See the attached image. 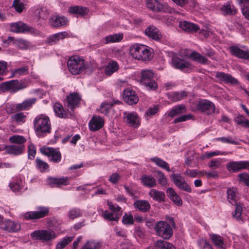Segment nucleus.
<instances>
[{"instance_id":"ea45409f","label":"nucleus","mask_w":249,"mask_h":249,"mask_svg":"<svg viewBox=\"0 0 249 249\" xmlns=\"http://www.w3.org/2000/svg\"><path fill=\"white\" fill-rule=\"evenodd\" d=\"M35 99H32L24 101L21 104H17V110H25L28 107H31L36 102Z\"/></svg>"},{"instance_id":"c9c22d12","label":"nucleus","mask_w":249,"mask_h":249,"mask_svg":"<svg viewBox=\"0 0 249 249\" xmlns=\"http://www.w3.org/2000/svg\"><path fill=\"white\" fill-rule=\"evenodd\" d=\"M150 160L154 162L158 166L165 169L168 172H170L171 171L168 164L162 159L155 157L151 158Z\"/></svg>"},{"instance_id":"7c9ffc66","label":"nucleus","mask_w":249,"mask_h":249,"mask_svg":"<svg viewBox=\"0 0 249 249\" xmlns=\"http://www.w3.org/2000/svg\"><path fill=\"white\" fill-rule=\"evenodd\" d=\"M119 68V66L117 62L111 61L109 62L105 68V73L107 75H111L116 71Z\"/></svg>"},{"instance_id":"e2e57ef3","label":"nucleus","mask_w":249,"mask_h":249,"mask_svg":"<svg viewBox=\"0 0 249 249\" xmlns=\"http://www.w3.org/2000/svg\"><path fill=\"white\" fill-rule=\"evenodd\" d=\"M36 154V149L34 145L31 144L28 146V157L30 159H34Z\"/></svg>"},{"instance_id":"f704fd0d","label":"nucleus","mask_w":249,"mask_h":249,"mask_svg":"<svg viewBox=\"0 0 249 249\" xmlns=\"http://www.w3.org/2000/svg\"><path fill=\"white\" fill-rule=\"evenodd\" d=\"M187 96V93L185 91H182L180 92H173L169 95V98L173 101L177 102L180 101Z\"/></svg>"},{"instance_id":"b1692460","label":"nucleus","mask_w":249,"mask_h":249,"mask_svg":"<svg viewBox=\"0 0 249 249\" xmlns=\"http://www.w3.org/2000/svg\"><path fill=\"white\" fill-rule=\"evenodd\" d=\"M179 27L187 32H196L199 29L197 25L186 21H180Z\"/></svg>"},{"instance_id":"0e129e2a","label":"nucleus","mask_w":249,"mask_h":249,"mask_svg":"<svg viewBox=\"0 0 249 249\" xmlns=\"http://www.w3.org/2000/svg\"><path fill=\"white\" fill-rule=\"evenodd\" d=\"M28 86V83L26 80H17V90H20L26 88Z\"/></svg>"},{"instance_id":"c756f323","label":"nucleus","mask_w":249,"mask_h":249,"mask_svg":"<svg viewBox=\"0 0 249 249\" xmlns=\"http://www.w3.org/2000/svg\"><path fill=\"white\" fill-rule=\"evenodd\" d=\"M141 179L143 185L149 188L153 187L157 184L156 179L151 176L145 175L141 177Z\"/></svg>"},{"instance_id":"2eb2a0df","label":"nucleus","mask_w":249,"mask_h":249,"mask_svg":"<svg viewBox=\"0 0 249 249\" xmlns=\"http://www.w3.org/2000/svg\"><path fill=\"white\" fill-rule=\"evenodd\" d=\"M171 178L176 186L179 189L188 193L192 192L191 188L185 181V179L178 174L173 173Z\"/></svg>"},{"instance_id":"052dcab7","label":"nucleus","mask_w":249,"mask_h":249,"mask_svg":"<svg viewBox=\"0 0 249 249\" xmlns=\"http://www.w3.org/2000/svg\"><path fill=\"white\" fill-rule=\"evenodd\" d=\"M26 116L23 112L17 111V124L23 123L25 122Z\"/></svg>"},{"instance_id":"5701e85b","label":"nucleus","mask_w":249,"mask_h":249,"mask_svg":"<svg viewBox=\"0 0 249 249\" xmlns=\"http://www.w3.org/2000/svg\"><path fill=\"white\" fill-rule=\"evenodd\" d=\"M133 206L135 209L143 213L148 212L151 208L149 202L145 200H136L133 204Z\"/></svg>"},{"instance_id":"20e7f679","label":"nucleus","mask_w":249,"mask_h":249,"mask_svg":"<svg viewBox=\"0 0 249 249\" xmlns=\"http://www.w3.org/2000/svg\"><path fill=\"white\" fill-rule=\"evenodd\" d=\"M227 199L229 203L236 206L235 209L232 213V216L237 220H242V204L237 202L235 191L233 188H230L227 190Z\"/></svg>"},{"instance_id":"338daca9","label":"nucleus","mask_w":249,"mask_h":249,"mask_svg":"<svg viewBox=\"0 0 249 249\" xmlns=\"http://www.w3.org/2000/svg\"><path fill=\"white\" fill-rule=\"evenodd\" d=\"M7 89L8 91L15 92L16 91V80H12L7 82Z\"/></svg>"},{"instance_id":"423d86ee","label":"nucleus","mask_w":249,"mask_h":249,"mask_svg":"<svg viewBox=\"0 0 249 249\" xmlns=\"http://www.w3.org/2000/svg\"><path fill=\"white\" fill-rule=\"evenodd\" d=\"M146 7L154 12H163L171 13L173 9L169 7L166 2L160 3L158 0H146Z\"/></svg>"},{"instance_id":"c85d7f7f","label":"nucleus","mask_w":249,"mask_h":249,"mask_svg":"<svg viewBox=\"0 0 249 249\" xmlns=\"http://www.w3.org/2000/svg\"><path fill=\"white\" fill-rule=\"evenodd\" d=\"M48 12L45 7L36 8L34 11V15L37 20L45 19L48 16Z\"/></svg>"},{"instance_id":"4d7b16f0","label":"nucleus","mask_w":249,"mask_h":249,"mask_svg":"<svg viewBox=\"0 0 249 249\" xmlns=\"http://www.w3.org/2000/svg\"><path fill=\"white\" fill-rule=\"evenodd\" d=\"M157 173L159 183L163 186L166 185L167 184V179L164 174L161 171H158Z\"/></svg>"},{"instance_id":"473e14b6","label":"nucleus","mask_w":249,"mask_h":249,"mask_svg":"<svg viewBox=\"0 0 249 249\" xmlns=\"http://www.w3.org/2000/svg\"><path fill=\"white\" fill-rule=\"evenodd\" d=\"M210 237L216 247L220 249H224L225 244L222 237L218 234L213 233L210 234Z\"/></svg>"},{"instance_id":"cd10ccee","label":"nucleus","mask_w":249,"mask_h":249,"mask_svg":"<svg viewBox=\"0 0 249 249\" xmlns=\"http://www.w3.org/2000/svg\"><path fill=\"white\" fill-rule=\"evenodd\" d=\"M50 23L54 27H59L66 25L67 19L64 17L54 16L50 19Z\"/></svg>"},{"instance_id":"4468645a","label":"nucleus","mask_w":249,"mask_h":249,"mask_svg":"<svg viewBox=\"0 0 249 249\" xmlns=\"http://www.w3.org/2000/svg\"><path fill=\"white\" fill-rule=\"evenodd\" d=\"M123 120L129 126L134 128L138 127L140 124V119L135 112H124Z\"/></svg>"},{"instance_id":"4be33fe9","label":"nucleus","mask_w":249,"mask_h":249,"mask_svg":"<svg viewBox=\"0 0 249 249\" xmlns=\"http://www.w3.org/2000/svg\"><path fill=\"white\" fill-rule=\"evenodd\" d=\"M145 34L149 38L155 40H159L162 37L159 30L153 25L149 26L145 30Z\"/></svg>"},{"instance_id":"9b49d317","label":"nucleus","mask_w":249,"mask_h":249,"mask_svg":"<svg viewBox=\"0 0 249 249\" xmlns=\"http://www.w3.org/2000/svg\"><path fill=\"white\" fill-rule=\"evenodd\" d=\"M172 66L173 68L183 71H189L194 68V66L190 62L180 58L178 56L172 57Z\"/></svg>"},{"instance_id":"603ef678","label":"nucleus","mask_w":249,"mask_h":249,"mask_svg":"<svg viewBox=\"0 0 249 249\" xmlns=\"http://www.w3.org/2000/svg\"><path fill=\"white\" fill-rule=\"evenodd\" d=\"M103 217L106 219L110 221H118L119 219V216L117 214L109 212L107 211H105L103 213Z\"/></svg>"},{"instance_id":"393cba45","label":"nucleus","mask_w":249,"mask_h":249,"mask_svg":"<svg viewBox=\"0 0 249 249\" xmlns=\"http://www.w3.org/2000/svg\"><path fill=\"white\" fill-rule=\"evenodd\" d=\"M68 36L66 32H62L50 36L47 39V41L52 45L56 44L60 40L63 39Z\"/></svg>"},{"instance_id":"de8ad7c7","label":"nucleus","mask_w":249,"mask_h":249,"mask_svg":"<svg viewBox=\"0 0 249 249\" xmlns=\"http://www.w3.org/2000/svg\"><path fill=\"white\" fill-rule=\"evenodd\" d=\"M36 162L37 168L39 169L41 172H44L49 168L48 163L38 158L36 159Z\"/></svg>"},{"instance_id":"aec40b11","label":"nucleus","mask_w":249,"mask_h":249,"mask_svg":"<svg viewBox=\"0 0 249 249\" xmlns=\"http://www.w3.org/2000/svg\"><path fill=\"white\" fill-rule=\"evenodd\" d=\"M68 12L70 14L74 15L76 17H83L88 14L89 10L86 7L71 6L69 8Z\"/></svg>"},{"instance_id":"39448f33","label":"nucleus","mask_w":249,"mask_h":249,"mask_svg":"<svg viewBox=\"0 0 249 249\" xmlns=\"http://www.w3.org/2000/svg\"><path fill=\"white\" fill-rule=\"evenodd\" d=\"M155 230L157 235L164 239H169L173 233L170 225L163 221L158 222L156 224Z\"/></svg>"},{"instance_id":"f8f14e48","label":"nucleus","mask_w":249,"mask_h":249,"mask_svg":"<svg viewBox=\"0 0 249 249\" xmlns=\"http://www.w3.org/2000/svg\"><path fill=\"white\" fill-rule=\"evenodd\" d=\"M81 101V96L77 92L71 93L67 97V110L71 116H72L74 109L78 107Z\"/></svg>"},{"instance_id":"13d9d810","label":"nucleus","mask_w":249,"mask_h":249,"mask_svg":"<svg viewBox=\"0 0 249 249\" xmlns=\"http://www.w3.org/2000/svg\"><path fill=\"white\" fill-rule=\"evenodd\" d=\"M112 106V104L104 103L101 105L99 111L101 113L106 114L108 113V110Z\"/></svg>"},{"instance_id":"bb28decb","label":"nucleus","mask_w":249,"mask_h":249,"mask_svg":"<svg viewBox=\"0 0 249 249\" xmlns=\"http://www.w3.org/2000/svg\"><path fill=\"white\" fill-rule=\"evenodd\" d=\"M53 110L57 116L61 118H66L68 117V112L64 109L63 106L59 103H55L53 105Z\"/></svg>"},{"instance_id":"f3484780","label":"nucleus","mask_w":249,"mask_h":249,"mask_svg":"<svg viewBox=\"0 0 249 249\" xmlns=\"http://www.w3.org/2000/svg\"><path fill=\"white\" fill-rule=\"evenodd\" d=\"M249 167V161H232L226 164L227 170L232 173H236L242 169H248Z\"/></svg>"},{"instance_id":"f257e3e1","label":"nucleus","mask_w":249,"mask_h":249,"mask_svg":"<svg viewBox=\"0 0 249 249\" xmlns=\"http://www.w3.org/2000/svg\"><path fill=\"white\" fill-rule=\"evenodd\" d=\"M68 68L71 73L79 74L86 70H91L88 62L77 55L71 56L68 61Z\"/></svg>"},{"instance_id":"4c0bfd02","label":"nucleus","mask_w":249,"mask_h":249,"mask_svg":"<svg viewBox=\"0 0 249 249\" xmlns=\"http://www.w3.org/2000/svg\"><path fill=\"white\" fill-rule=\"evenodd\" d=\"M156 246L159 249H176V247L172 244L162 240L157 241Z\"/></svg>"},{"instance_id":"6ab92c4d","label":"nucleus","mask_w":249,"mask_h":249,"mask_svg":"<svg viewBox=\"0 0 249 249\" xmlns=\"http://www.w3.org/2000/svg\"><path fill=\"white\" fill-rule=\"evenodd\" d=\"M215 77L221 82H223L226 84H231L232 85L238 84V81L236 79L232 77L231 75L224 72H217Z\"/></svg>"},{"instance_id":"58836bf2","label":"nucleus","mask_w":249,"mask_h":249,"mask_svg":"<svg viewBox=\"0 0 249 249\" xmlns=\"http://www.w3.org/2000/svg\"><path fill=\"white\" fill-rule=\"evenodd\" d=\"M123 38V35L122 34H116L114 35H110L106 36L105 40L106 43H108L109 42H115L121 41Z\"/></svg>"},{"instance_id":"79ce46f5","label":"nucleus","mask_w":249,"mask_h":249,"mask_svg":"<svg viewBox=\"0 0 249 249\" xmlns=\"http://www.w3.org/2000/svg\"><path fill=\"white\" fill-rule=\"evenodd\" d=\"M234 121L238 125L243 127L246 128L249 127V121L246 119L243 115H239L236 117L234 119Z\"/></svg>"},{"instance_id":"a18cd8bd","label":"nucleus","mask_w":249,"mask_h":249,"mask_svg":"<svg viewBox=\"0 0 249 249\" xmlns=\"http://www.w3.org/2000/svg\"><path fill=\"white\" fill-rule=\"evenodd\" d=\"M73 239L72 237H65L56 246V249H63Z\"/></svg>"},{"instance_id":"f03ea898","label":"nucleus","mask_w":249,"mask_h":249,"mask_svg":"<svg viewBox=\"0 0 249 249\" xmlns=\"http://www.w3.org/2000/svg\"><path fill=\"white\" fill-rule=\"evenodd\" d=\"M129 53L133 58L143 61H149L153 56L152 50L150 48L141 44L132 45Z\"/></svg>"},{"instance_id":"774afa93","label":"nucleus","mask_w":249,"mask_h":249,"mask_svg":"<svg viewBox=\"0 0 249 249\" xmlns=\"http://www.w3.org/2000/svg\"><path fill=\"white\" fill-rule=\"evenodd\" d=\"M120 178V176L117 173H113L109 178V181L112 183H116Z\"/></svg>"},{"instance_id":"3c124183","label":"nucleus","mask_w":249,"mask_h":249,"mask_svg":"<svg viewBox=\"0 0 249 249\" xmlns=\"http://www.w3.org/2000/svg\"><path fill=\"white\" fill-rule=\"evenodd\" d=\"M17 45L19 49L22 50L27 49L30 46V42L27 40L23 38H18L17 39Z\"/></svg>"},{"instance_id":"09e8293b","label":"nucleus","mask_w":249,"mask_h":249,"mask_svg":"<svg viewBox=\"0 0 249 249\" xmlns=\"http://www.w3.org/2000/svg\"><path fill=\"white\" fill-rule=\"evenodd\" d=\"M229 153L227 152H221L220 151H215L210 152H206L204 156H202L201 158L204 159L205 158H210L218 155H226L228 154Z\"/></svg>"},{"instance_id":"864d4df0","label":"nucleus","mask_w":249,"mask_h":249,"mask_svg":"<svg viewBox=\"0 0 249 249\" xmlns=\"http://www.w3.org/2000/svg\"><path fill=\"white\" fill-rule=\"evenodd\" d=\"M27 3L26 0H17V12L21 13L26 10Z\"/></svg>"},{"instance_id":"37998d69","label":"nucleus","mask_w":249,"mask_h":249,"mask_svg":"<svg viewBox=\"0 0 249 249\" xmlns=\"http://www.w3.org/2000/svg\"><path fill=\"white\" fill-rule=\"evenodd\" d=\"M223 160L221 158H216L211 160L208 163V167L212 169H216L220 168Z\"/></svg>"},{"instance_id":"5fc2aeb1","label":"nucleus","mask_w":249,"mask_h":249,"mask_svg":"<svg viewBox=\"0 0 249 249\" xmlns=\"http://www.w3.org/2000/svg\"><path fill=\"white\" fill-rule=\"evenodd\" d=\"M122 222L124 225H132L134 219L132 214L125 213L123 216Z\"/></svg>"},{"instance_id":"49530a36","label":"nucleus","mask_w":249,"mask_h":249,"mask_svg":"<svg viewBox=\"0 0 249 249\" xmlns=\"http://www.w3.org/2000/svg\"><path fill=\"white\" fill-rule=\"evenodd\" d=\"M221 11L226 15H232L236 13V9L230 4L223 5L221 7Z\"/></svg>"},{"instance_id":"ddd939ff","label":"nucleus","mask_w":249,"mask_h":249,"mask_svg":"<svg viewBox=\"0 0 249 249\" xmlns=\"http://www.w3.org/2000/svg\"><path fill=\"white\" fill-rule=\"evenodd\" d=\"M231 54L240 59H249V50L244 46L233 45L229 47Z\"/></svg>"},{"instance_id":"69168bd1","label":"nucleus","mask_w":249,"mask_h":249,"mask_svg":"<svg viewBox=\"0 0 249 249\" xmlns=\"http://www.w3.org/2000/svg\"><path fill=\"white\" fill-rule=\"evenodd\" d=\"M28 67L24 66L22 68L17 69V75H24L28 73Z\"/></svg>"},{"instance_id":"e433bc0d","label":"nucleus","mask_w":249,"mask_h":249,"mask_svg":"<svg viewBox=\"0 0 249 249\" xmlns=\"http://www.w3.org/2000/svg\"><path fill=\"white\" fill-rule=\"evenodd\" d=\"M186 111V109L185 106L183 105H180L174 107L169 113L168 116L171 117H174L176 115L185 112Z\"/></svg>"},{"instance_id":"2f4dec72","label":"nucleus","mask_w":249,"mask_h":249,"mask_svg":"<svg viewBox=\"0 0 249 249\" xmlns=\"http://www.w3.org/2000/svg\"><path fill=\"white\" fill-rule=\"evenodd\" d=\"M189 57L192 60L201 64H206L208 62V59L205 57L202 56L201 54L195 51H193L191 53Z\"/></svg>"},{"instance_id":"dca6fc26","label":"nucleus","mask_w":249,"mask_h":249,"mask_svg":"<svg viewBox=\"0 0 249 249\" xmlns=\"http://www.w3.org/2000/svg\"><path fill=\"white\" fill-rule=\"evenodd\" d=\"M197 107L198 110L204 112L207 115H210L215 111V107L214 104L211 101L203 99L199 101Z\"/></svg>"},{"instance_id":"680f3d73","label":"nucleus","mask_w":249,"mask_h":249,"mask_svg":"<svg viewBox=\"0 0 249 249\" xmlns=\"http://www.w3.org/2000/svg\"><path fill=\"white\" fill-rule=\"evenodd\" d=\"M192 117V115L190 114L179 116L174 120V123L177 124L179 122L186 121V120L191 119Z\"/></svg>"},{"instance_id":"7ed1b4c3","label":"nucleus","mask_w":249,"mask_h":249,"mask_svg":"<svg viewBox=\"0 0 249 249\" xmlns=\"http://www.w3.org/2000/svg\"><path fill=\"white\" fill-rule=\"evenodd\" d=\"M34 124L35 131L39 137H43L45 134L51 132L50 119L45 114L37 116L34 120Z\"/></svg>"},{"instance_id":"412c9836","label":"nucleus","mask_w":249,"mask_h":249,"mask_svg":"<svg viewBox=\"0 0 249 249\" xmlns=\"http://www.w3.org/2000/svg\"><path fill=\"white\" fill-rule=\"evenodd\" d=\"M104 120L100 116H93L89 123L90 130L96 131L101 129L104 125Z\"/></svg>"},{"instance_id":"1a4fd4ad","label":"nucleus","mask_w":249,"mask_h":249,"mask_svg":"<svg viewBox=\"0 0 249 249\" xmlns=\"http://www.w3.org/2000/svg\"><path fill=\"white\" fill-rule=\"evenodd\" d=\"M154 73L150 70L142 71L140 82L151 90H155L157 88V84L153 79Z\"/></svg>"},{"instance_id":"a878e982","label":"nucleus","mask_w":249,"mask_h":249,"mask_svg":"<svg viewBox=\"0 0 249 249\" xmlns=\"http://www.w3.org/2000/svg\"><path fill=\"white\" fill-rule=\"evenodd\" d=\"M68 178L67 177L62 178H48V182L52 187L59 186L60 185H66L68 184Z\"/></svg>"},{"instance_id":"6e6d98bb","label":"nucleus","mask_w":249,"mask_h":249,"mask_svg":"<svg viewBox=\"0 0 249 249\" xmlns=\"http://www.w3.org/2000/svg\"><path fill=\"white\" fill-rule=\"evenodd\" d=\"M199 249H213L212 246L205 239H200L197 241Z\"/></svg>"},{"instance_id":"8fccbe9b","label":"nucleus","mask_w":249,"mask_h":249,"mask_svg":"<svg viewBox=\"0 0 249 249\" xmlns=\"http://www.w3.org/2000/svg\"><path fill=\"white\" fill-rule=\"evenodd\" d=\"M28 27L27 24L22 21H18L17 22V33H27Z\"/></svg>"},{"instance_id":"0eeeda50","label":"nucleus","mask_w":249,"mask_h":249,"mask_svg":"<svg viewBox=\"0 0 249 249\" xmlns=\"http://www.w3.org/2000/svg\"><path fill=\"white\" fill-rule=\"evenodd\" d=\"M55 232L52 230L35 231L31 234V237L34 240H41L43 242L50 241L56 238Z\"/></svg>"},{"instance_id":"bf43d9fd","label":"nucleus","mask_w":249,"mask_h":249,"mask_svg":"<svg viewBox=\"0 0 249 249\" xmlns=\"http://www.w3.org/2000/svg\"><path fill=\"white\" fill-rule=\"evenodd\" d=\"M239 178V181L245 184L249 187V175L247 173H242L238 175Z\"/></svg>"},{"instance_id":"72a5a7b5","label":"nucleus","mask_w":249,"mask_h":249,"mask_svg":"<svg viewBox=\"0 0 249 249\" xmlns=\"http://www.w3.org/2000/svg\"><path fill=\"white\" fill-rule=\"evenodd\" d=\"M81 249H103L102 244L96 241H87Z\"/></svg>"},{"instance_id":"a19ab883","label":"nucleus","mask_w":249,"mask_h":249,"mask_svg":"<svg viewBox=\"0 0 249 249\" xmlns=\"http://www.w3.org/2000/svg\"><path fill=\"white\" fill-rule=\"evenodd\" d=\"M149 194L154 200L158 201L163 200L165 196L163 192L158 191L155 189H152Z\"/></svg>"},{"instance_id":"c03bdc74","label":"nucleus","mask_w":249,"mask_h":249,"mask_svg":"<svg viewBox=\"0 0 249 249\" xmlns=\"http://www.w3.org/2000/svg\"><path fill=\"white\" fill-rule=\"evenodd\" d=\"M82 216V212L79 209L73 208L71 209L68 213V217L71 219L79 217Z\"/></svg>"},{"instance_id":"6e6552de","label":"nucleus","mask_w":249,"mask_h":249,"mask_svg":"<svg viewBox=\"0 0 249 249\" xmlns=\"http://www.w3.org/2000/svg\"><path fill=\"white\" fill-rule=\"evenodd\" d=\"M50 211L47 207H38L36 211L26 212L23 215V218L26 220H35L47 216Z\"/></svg>"},{"instance_id":"a211bd4d","label":"nucleus","mask_w":249,"mask_h":249,"mask_svg":"<svg viewBox=\"0 0 249 249\" xmlns=\"http://www.w3.org/2000/svg\"><path fill=\"white\" fill-rule=\"evenodd\" d=\"M123 98L126 103L130 105L137 104L139 101L135 91L130 89H127L124 91Z\"/></svg>"},{"instance_id":"9d476101","label":"nucleus","mask_w":249,"mask_h":249,"mask_svg":"<svg viewBox=\"0 0 249 249\" xmlns=\"http://www.w3.org/2000/svg\"><path fill=\"white\" fill-rule=\"evenodd\" d=\"M40 151L46 156L50 161L59 163L61 160V154L58 149L43 146L40 148Z\"/></svg>"}]
</instances>
